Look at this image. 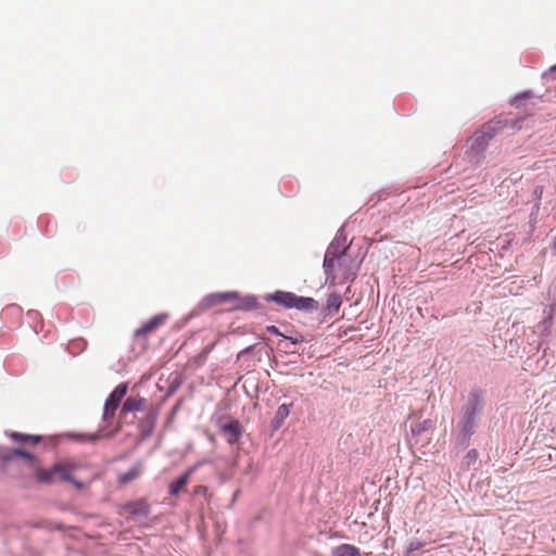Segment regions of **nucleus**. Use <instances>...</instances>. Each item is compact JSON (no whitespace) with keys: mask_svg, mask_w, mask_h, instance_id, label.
<instances>
[{"mask_svg":"<svg viewBox=\"0 0 556 556\" xmlns=\"http://www.w3.org/2000/svg\"><path fill=\"white\" fill-rule=\"evenodd\" d=\"M479 453L476 448H470L466 455L464 456L462 460V469L469 471V470H478L479 463H478Z\"/></svg>","mask_w":556,"mask_h":556,"instance_id":"23","label":"nucleus"},{"mask_svg":"<svg viewBox=\"0 0 556 556\" xmlns=\"http://www.w3.org/2000/svg\"><path fill=\"white\" fill-rule=\"evenodd\" d=\"M124 508L132 517H148L150 514V506L143 500L128 502L124 505Z\"/></svg>","mask_w":556,"mask_h":556,"instance_id":"20","label":"nucleus"},{"mask_svg":"<svg viewBox=\"0 0 556 556\" xmlns=\"http://www.w3.org/2000/svg\"><path fill=\"white\" fill-rule=\"evenodd\" d=\"M211 463H212L211 459L203 458V459L199 460L193 467H195V470H197L199 467L206 465V464H211Z\"/></svg>","mask_w":556,"mask_h":556,"instance_id":"40","label":"nucleus"},{"mask_svg":"<svg viewBox=\"0 0 556 556\" xmlns=\"http://www.w3.org/2000/svg\"><path fill=\"white\" fill-rule=\"evenodd\" d=\"M146 402V399L140 395L129 396L123 403L121 414L140 412L143 409Z\"/></svg>","mask_w":556,"mask_h":556,"instance_id":"21","label":"nucleus"},{"mask_svg":"<svg viewBox=\"0 0 556 556\" xmlns=\"http://www.w3.org/2000/svg\"><path fill=\"white\" fill-rule=\"evenodd\" d=\"M127 391L128 384L126 382H121L113 389V391L106 397L102 414V420L105 422L104 426L100 427L93 433L73 432L70 433L68 437L75 440L76 442L80 443H96L99 440L112 438L113 435H115L121 429L119 425H114L115 413L121 406L122 400L127 394Z\"/></svg>","mask_w":556,"mask_h":556,"instance_id":"1","label":"nucleus"},{"mask_svg":"<svg viewBox=\"0 0 556 556\" xmlns=\"http://www.w3.org/2000/svg\"><path fill=\"white\" fill-rule=\"evenodd\" d=\"M220 432L228 437L227 441L229 444H236L239 442L243 434V427L238 419L228 418V420L219 419L217 424Z\"/></svg>","mask_w":556,"mask_h":556,"instance_id":"8","label":"nucleus"},{"mask_svg":"<svg viewBox=\"0 0 556 556\" xmlns=\"http://www.w3.org/2000/svg\"><path fill=\"white\" fill-rule=\"evenodd\" d=\"M265 330L274 336L282 338V336L286 334V332H282L279 327L275 325H268L266 326Z\"/></svg>","mask_w":556,"mask_h":556,"instance_id":"34","label":"nucleus"},{"mask_svg":"<svg viewBox=\"0 0 556 556\" xmlns=\"http://www.w3.org/2000/svg\"><path fill=\"white\" fill-rule=\"evenodd\" d=\"M184 380L180 376H176L174 379L169 381V384L167 387L166 396H170L174 393L177 392V390L182 384Z\"/></svg>","mask_w":556,"mask_h":556,"instance_id":"29","label":"nucleus"},{"mask_svg":"<svg viewBox=\"0 0 556 556\" xmlns=\"http://www.w3.org/2000/svg\"><path fill=\"white\" fill-rule=\"evenodd\" d=\"M481 418L467 412L465 408H459L457 422H456V448L466 450L471 441L472 435L478 430Z\"/></svg>","mask_w":556,"mask_h":556,"instance_id":"3","label":"nucleus"},{"mask_svg":"<svg viewBox=\"0 0 556 556\" xmlns=\"http://www.w3.org/2000/svg\"><path fill=\"white\" fill-rule=\"evenodd\" d=\"M73 470H74V467L72 465L61 464V463L54 464V471H56V475L60 476L62 481L71 483L77 490H83L85 488V483L80 480H77L73 476Z\"/></svg>","mask_w":556,"mask_h":556,"instance_id":"12","label":"nucleus"},{"mask_svg":"<svg viewBox=\"0 0 556 556\" xmlns=\"http://www.w3.org/2000/svg\"><path fill=\"white\" fill-rule=\"evenodd\" d=\"M552 323H553V318L551 316H545L542 321L543 329L547 330L552 326Z\"/></svg>","mask_w":556,"mask_h":556,"instance_id":"37","label":"nucleus"},{"mask_svg":"<svg viewBox=\"0 0 556 556\" xmlns=\"http://www.w3.org/2000/svg\"><path fill=\"white\" fill-rule=\"evenodd\" d=\"M254 350V345H249L247 346L245 349H243L239 354H238V358H240L241 356H243L244 354H248V353H251L252 351Z\"/></svg>","mask_w":556,"mask_h":556,"instance_id":"39","label":"nucleus"},{"mask_svg":"<svg viewBox=\"0 0 556 556\" xmlns=\"http://www.w3.org/2000/svg\"><path fill=\"white\" fill-rule=\"evenodd\" d=\"M23 459L28 463L30 466L38 462L37 456L26 451L23 447H5L0 446V467L4 469L5 466L11 464L13 460Z\"/></svg>","mask_w":556,"mask_h":556,"instance_id":"5","label":"nucleus"},{"mask_svg":"<svg viewBox=\"0 0 556 556\" xmlns=\"http://www.w3.org/2000/svg\"><path fill=\"white\" fill-rule=\"evenodd\" d=\"M534 97L533 92L531 90H523L521 92H518L514 99L511 100V105H514L516 109L520 108V102L522 100L532 99Z\"/></svg>","mask_w":556,"mask_h":556,"instance_id":"28","label":"nucleus"},{"mask_svg":"<svg viewBox=\"0 0 556 556\" xmlns=\"http://www.w3.org/2000/svg\"><path fill=\"white\" fill-rule=\"evenodd\" d=\"M556 78V63L552 65L547 71L543 72L542 79L546 83Z\"/></svg>","mask_w":556,"mask_h":556,"instance_id":"31","label":"nucleus"},{"mask_svg":"<svg viewBox=\"0 0 556 556\" xmlns=\"http://www.w3.org/2000/svg\"><path fill=\"white\" fill-rule=\"evenodd\" d=\"M344 256L327 251L324 255L323 269L325 274V283L333 285L337 279V269L345 262Z\"/></svg>","mask_w":556,"mask_h":556,"instance_id":"7","label":"nucleus"},{"mask_svg":"<svg viewBox=\"0 0 556 556\" xmlns=\"http://www.w3.org/2000/svg\"><path fill=\"white\" fill-rule=\"evenodd\" d=\"M551 251L554 256H556V237L554 238L552 244H551Z\"/></svg>","mask_w":556,"mask_h":556,"instance_id":"41","label":"nucleus"},{"mask_svg":"<svg viewBox=\"0 0 556 556\" xmlns=\"http://www.w3.org/2000/svg\"><path fill=\"white\" fill-rule=\"evenodd\" d=\"M332 556H359V548L349 543H342L331 551Z\"/></svg>","mask_w":556,"mask_h":556,"instance_id":"25","label":"nucleus"},{"mask_svg":"<svg viewBox=\"0 0 556 556\" xmlns=\"http://www.w3.org/2000/svg\"><path fill=\"white\" fill-rule=\"evenodd\" d=\"M266 302L275 303L285 309H296L313 314L319 309V302L312 296L298 295L291 291L276 290L264 295Z\"/></svg>","mask_w":556,"mask_h":556,"instance_id":"2","label":"nucleus"},{"mask_svg":"<svg viewBox=\"0 0 556 556\" xmlns=\"http://www.w3.org/2000/svg\"><path fill=\"white\" fill-rule=\"evenodd\" d=\"M293 403H283L278 406L269 425L271 434H274L275 432L282 428L287 418L290 416L291 408L293 407Z\"/></svg>","mask_w":556,"mask_h":556,"instance_id":"11","label":"nucleus"},{"mask_svg":"<svg viewBox=\"0 0 556 556\" xmlns=\"http://www.w3.org/2000/svg\"><path fill=\"white\" fill-rule=\"evenodd\" d=\"M215 345H216V342H212V343H208L207 345H205L202 349V351L200 352L199 358L202 361L206 359L208 354L214 350Z\"/></svg>","mask_w":556,"mask_h":556,"instance_id":"33","label":"nucleus"},{"mask_svg":"<svg viewBox=\"0 0 556 556\" xmlns=\"http://www.w3.org/2000/svg\"><path fill=\"white\" fill-rule=\"evenodd\" d=\"M486 406V390L475 384L470 388L462 408L482 419Z\"/></svg>","mask_w":556,"mask_h":556,"instance_id":"4","label":"nucleus"},{"mask_svg":"<svg viewBox=\"0 0 556 556\" xmlns=\"http://www.w3.org/2000/svg\"><path fill=\"white\" fill-rule=\"evenodd\" d=\"M342 305V298L339 293L332 292L328 294L326 304L320 307L324 317L337 314Z\"/></svg>","mask_w":556,"mask_h":556,"instance_id":"17","label":"nucleus"},{"mask_svg":"<svg viewBox=\"0 0 556 556\" xmlns=\"http://www.w3.org/2000/svg\"><path fill=\"white\" fill-rule=\"evenodd\" d=\"M359 556H377V555H375V554H374V553H371V552L364 553V554H362V553L359 552Z\"/></svg>","mask_w":556,"mask_h":556,"instance_id":"43","label":"nucleus"},{"mask_svg":"<svg viewBox=\"0 0 556 556\" xmlns=\"http://www.w3.org/2000/svg\"><path fill=\"white\" fill-rule=\"evenodd\" d=\"M346 241L348 237L345 232V227L343 225L337 230L334 238L331 240L326 250L346 257L348 252L351 248V243L348 244Z\"/></svg>","mask_w":556,"mask_h":556,"instance_id":"10","label":"nucleus"},{"mask_svg":"<svg viewBox=\"0 0 556 556\" xmlns=\"http://www.w3.org/2000/svg\"><path fill=\"white\" fill-rule=\"evenodd\" d=\"M435 428V422L432 419H425L422 421L412 424L410 425V440L414 441V444H417L419 442V437L427 432V431H433Z\"/></svg>","mask_w":556,"mask_h":556,"instance_id":"18","label":"nucleus"},{"mask_svg":"<svg viewBox=\"0 0 556 556\" xmlns=\"http://www.w3.org/2000/svg\"><path fill=\"white\" fill-rule=\"evenodd\" d=\"M238 303L233 307L235 311H242V312H252L260 308L258 299L256 295L248 294L244 296H241L237 300Z\"/></svg>","mask_w":556,"mask_h":556,"instance_id":"22","label":"nucleus"},{"mask_svg":"<svg viewBox=\"0 0 556 556\" xmlns=\"http://www.w3.org/2000/svg\"><path fill=\"white\" fill-rule=\"evenodd\" d=\"M7 435L15 442L23 444L37 445L43 441V437L40 434H28L17 431H8Z\"/></svg>","mask_w":556,"mask_h":556,"instance_id":"19","label":"nucleus"},{"mask_svg":"<svg viewBox=\"0 0 556 556\" xmlns=\"http://www.w3.org/2000/svg\"><path fill=\"white\" fill-rule=\"evenodd\" d=\"M510 123L511 122L508 119L490 121L482 126L480 132H482L483 136L486 137L489 141H491L498 134H501L504 128L508 127Z\"/></svg>","mask_w":556,"mask_h":556,"instance_id":"16","label":"nucleus"},{"mask_svg":"<svg viewBox=\"0 0 556 556\" xmlns=\"http://www.w3.org/2000/svg\"><path fill=\"white\" fill-rule=\"evenodd\" d=\"M540 205L541 204H538L536 202L533 203V206L531 208V212H530V220H532L533 223L536 222V216H538V213H539V210H540Z\"/></svg>","mask_w":556,"mask_h":556,"instance_id":"35","label":"nucleus"},{"mask_svg":"<svg viewBox=\"0 0 556 556\" xmlns=\"http://www.w3.org/2000/svg\"><path fill=\"white\" fill-rule=\"evenodd\" d=\"M240 493V490H236V492L233 493V497H232V502L233 503L238 496V494Z\"/></svg>","mask_w":556,"mask_h":556,"instance_id":"44","label":"nucleus"},{"mask_svg":"<svg viewBox=\"0 0 556 556\" xmlns=\"http://www.w3.org/2000/svg\"><path fill=\"white\" fill-rule=\"evenodd\" d=\"M195 471V467L188 468L184 473L178 476L168 484V493L172 496H178L187 486L191 475Z\"/></svg>","mask_w":556,"mask_h":556,"instance_id":"15","label":"nucleus"},{"mask_svg":"<svg viewBox=\"0 0 556 556\" xmlns=\"http://www.w3.org/2000/svg\"><path fill=\"white\" fill-rule=\"evenodd\" d=\"M489 139L480 130L470 138L468 154L470 159L479 157L489 147Z\"/></svg>","mask_w":556,"mask_h":556,"instance_id":"13","label":"nucleus"},{"mask_svg":"<svg viewBox=\"0 0 556 556\" xmlns=\"http://www.w3.org/2000/svg\"><path fill=\"white\" fill-rule=\"evenodd\" d=\"M140 465H134L126 472L118 476V482L122 484H128L140 476Z\"/></svg>","mask_w":556,"mask_h":556,"instance_id":"27","label":"nucleus"},{"mask_svg":"<svg viewBox=\"0 0 556 556\" xmlns=\"http://www.w3.org/2000/svg\"><path fill=\"white\" fill-rule=\"evenodd\" d=\"M240 298L238 291H225V292H213L205 295L198 304L194 309V314L198 315L206 309L220 305L226 302L235 301Z\"/></svg>","mask_w":556,"mask_h":556,"instance_id":"6","label":"nucleus"},{"mask_svg":"<svg viewBox=\"0 0 556 556\" xmlns=\"http://www.w3.org/2000/svg\"><path fill=\"white\" fill-rule=\"evenodd\" d=\"M425 543L419 540H412L406 546L405 555L404 556H410L414 552H417L424 547Z\"/></svg>","mask_w":556,"mask_h":556,"instance_id":"30","label":"nucleus"},{"mask_svg":"<svg viewBox=\"0 0 556 556\" xmlns=\"http://www.w3.org/2000/svg\"><path fill=\"white\" fill-rule=\"evenodd\" d=\"M542 195H543V187L542 186H536L533 191H532V194H531V198H532V201L538 204H541V199H542Z\"/></svg>","mask_w":556,"mask_h":556,"instance_id":"32","label":"nucleus"},{"mask_svg":"<svg viewBox=\"0 0 556 556\" xmlns=\"http://www.w3.org/2000/svg\"><path fill=\"white\" fill-rule=\"evenodd\" d=\"M555 311H556V305L555 304H551V305L545 306L544 309H543L544 317L545 316H551L553 318L554 314H555Z\"/></svg>","mask_w":556,"mask_h":556,"instance_id":"36","label":"nucleus"},{"mask_svg":"<svg viewBox=\"0 0 556 556\" xmlns=\"http://www.w3.org/2000/svg\"><path fill=\"white\" fill-rule=\"evenodd\" d=\"M28 315L31 317V318H35L39 315V313L37 311H29L28 312Z\"/></svg>","mask_w":556,"mask_h":556,"instance_id":"42","label":"nucleus"},{"mask_svg":"<svg viewBox=\"0 0 556 556\" xmlns=\"http://www.w3.org/2000/svg\"><path fill=\"white\" fill-rule=\"evenodd\" d=\"M207 491V488L204 486V485H197L193 490V494L194 495H201V494H205Z\"/></svg>","mask_w":556,"mask_h":556,"instance_id":"38","label":"nucleus"},{"mask_svg":"<svg viewBox=\"0 0 556 556\" xmlns=\"http://www.w3.org/2000/svg\"><path fill=\"white\" fill-rule=\"evenodd\" d=\"M56 475L54 471V465L50 469L36 468V481L41 484H49L53 481V477Z\"/></svg>","mask_w":556,"mask_h":556,"instance_id":"26","label":"nucleus"},{"mask_svg":"<svg viewBox=\"0 0 556 556\" xmlns=\"http://www.w3.org/2000/svg\"><path fill=\"white\" fill-rule=\"evenodd\" d=\"M159 408L156 406H151L146 413V416L139 422V431L142 439H148L154 432L157 417H159Z\"/></svg>","mask_w":556,"mask_h":556,"instance_id":"9","label":"nucleus"},{"mask_svg":"<svg viewBox=\"0 0 556 556\" xmlns=\"http://www.w3.org/2000/svg\"><path fill=\"white\" fill-rule=\"evenodd\" d=\"M168 318L166 313H160L151 317L148 321L142 324L141 327L137 328L134 332L135 338L146 336L155 329H157Z\"/></svg>","mask_w":556,"mask_h":556,"instance_id":"14","label":"nucleus"},{"mask_svg":"<svg viewBox=\"0 0 556 556\" xmlns=\"http://www.w3.org/2000/svg\"><path fill=\"white\" fill-rule=\"evenodd\" d=\"M282 339L289 341L291 344H299L309 342L312 340V336L303 334L300 331L291 328L287 329L286 334L282 336Z\"/></svg>","mask_w":556,"mask_h":556,"instance_id":"24","label":"nucleus"}]
</instances>
